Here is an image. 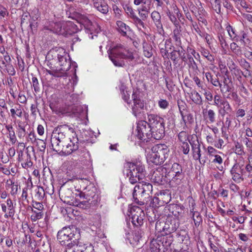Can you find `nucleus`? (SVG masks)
Here are the masks:
<instances>
[{
    "instance_id": "1a4fd4ad",
    "label": "nucleus",
    "mask_w": 252,
    "mask_h": 252,
    "mask_svg": "<svg viewBox=\"0 0 252 252\" xmlns=\"http://www.w3.org/2000/svg\"><path fill=\"white\" fill-rule=\"evenodd\" d=\"M59 64L61 66L60 70L63 71L68 70L70 66V62L68 58L69 55L63 48H59L56 51Z\"/></svg>"
},
{
    "instance_id": "0e129e2a",
    "label": "nucleus",
    "mask_w": 252,
    "mask_h": 252,
    "mask_svg": "<svg viewBox=\"0 0 252 252\" xmlns=\"http://www.w3.org/2000/svg\"><path fill=\"white\" fill-rule=\"evenodd\" d=\"M138 11H139V14L142 20L145 19L148 15V14L147 8L143 7L142 8L139 9Z\"/></svg>"
},
{
    "instance_id": "473e14b6",
    "label": "nucleus",
    "mask_w": 252,
    "mask_h": 252,
    "mask_svg": "<svg viewBox=\"0 0 252 252\" xmlns=\"http://www.w3.org/2000/svg\"><path fill=\"white\" fill-rule=\"evenodd\" d=\"M230 49L232 52L237 57H241L243 54V51L241 48L236 43L232 42L230 45Z\"/></svg>"
},
{
    "instance_id": "4468645a",
    "label": "nucleus",
    "mask_w": 252,
    "mask_h": 252,
    "mask_svg": "<svg viewBox=\"0 0 252 252\" xmlns=\"http://www.w3.org/2000/svg\"><path fill=\"white\" fill-rule=\"evenodd\" d=\"M158 145H156L153 146L151 150L147 154V160L150 168H154L155 166L157 167L158 165Z\"/></svg>"
},
{
    "instance_id": "de8ad7c7",
    "label": "nucleus",
    "mask_w": 252,
    "mask_h": 252,
    "mask_svg": "<svg viewBox=\"0 0 252 252\" xmlns=\"http://www.w3.org/2000/svg\"><path fill=\"white\" fill-rule=\"evenodd\" d=\"M15 213V209L14 205L7 208V213L4 214V217L6 219L13 218Z\"/></svg>"
},
{
    "instance_id": "c85d7f7f",
    "label": "nucleus",
    "mask_w": 252,
    "mask_h": 252,
    "mask_svg": "<svg viewBox=\"0 0 252 252\" xmlns=\"http://www.w3.org/2000/svg\"><path fill=\"white\" fill-rule=\"evenodd\" d=\"M226 30L228 32L229 36L231 39L233 41H238L239 40V36L237 35L236 33V30L230 25L226 27Z\"/></svg>"
},
{
    "instance_id": "f257e3e1",
    "label": "nucleus",
    "mask_w": 252,
    "mask_h": 252,
    "mask_svg": "<svg viewBox=\"0 0 252 252\" xmlns=\"http://www.w3.org/2000/svg\"><path fill=\"white\" fill-rule=\"evenodd\" d=\"M125 166L127 170L126 175L129 177V182L132 184L139 182V184L134 188L133 192L134 202L140 206L143 205L145 203L143 198L144 192L142 191L143 182H140V181L146 176L144 165L140 162L135 163L127 162Z\"/></svg>"
},
{
    "instance_id": "423d86ee",
    "label": "nucleus",
    "mask_w": 252,
    "mask_h": 252,
    "mask_svg": "<svg viewBox=\"0 0 252 252\" xmlns=\"http://www.w3.org/2000/svg\"><path fill=\"white\" fill-rule=\"evenodd\" d=\"M147 123L144 121H141L138 123L137 126V133L136 136L137 138L142 142H148L152 138L156 141L157 132H153L149 131Z\"/></svg>"
},
{
    "instance_id": "e433bc0d",
    "label": "nucleus",
    "mask_w": 252,
    "mask_h": 252,
    "mask_svg": "<svg viewBox=\"0 0 252 252\" xmlns=\"http://www.w3.org/2000/svg\"><path fill=\"white\" fill-rule=\"evenodd\" d=\"M234 143L235 145V153L239 156L244 155L246 153L244 151V148L242 144L238 141H235Z\"/></svg>"
},
{
    "instance_id": "2eb2a0df",
    "label": "nucleus",
    "mask_w": 252,
    "mask_h": 252,
    "mask_svg": "<svg viewBox=\"0 0 252 252\" xmlns=\"http://www.w3.org/2000/svg\"><path fill=\"white\" fill-rule=\"evenodd\" d=\"M78 239L72 245L78 252H94L93 245L89 243H84Z\"/></svg>"
},
{
    "instance_id": "f704fd0d",
    "label": "nucleus",
    "mask_w": 252,
    "mask_h": 252,
    "mask_svg": "<svg viewBox=\"0 0 252 252\" xmlns=\"http://www.w3.org/2000/svg\"><path fill=\"white\" fill-rule=\"evenodd\" d=\"M184 206L177 204H173L170 206V209H172V213L175 216H178L181 214L184 210Z\"/></svg>"
},
{
    "instance_id": "393cba45",
    "label": "nucleus",
    "mask_w": 252,
    "mask_h": 252,
    "mask_svg": "<svg viewBox=\"0 0 252 252\" xmlns=\"http://www.w3.org/2000/svg\"><path fill=\"white\" fill-rule=\"evenodd\" d=\"M76 25L74 24L72 22L67 21L64 22L63 29L64 30V36H67L68 35H71L73 33L76 32Z\"/></svg>"
},
{
    "instance_id": "72a5a7b5",
    "label": "nucleus",
    "mask_w": 252,
    "mask_h": 252,
    "mask_svg": "<svg viewBox=\"0 0 252 252\" xmlns=\"http://www.w3.org/2000/svg\"><path fill=\"white\" fill-rule=\"evenodd\" d=\"M6 130L8 131V137L12 144H15L17 141L15 132L12 126L8 125L5 126Z\"/></svg>"
},
{
    "instance_id": "a878e982",
    "label": "nucleus",
    "mask_w": 252,
    "mask_h": 252,
    "mask_svg": "<svg viewBox=\"0 0 252 252\" xmlns=\"http://www.w3.org/2000/svg\"><path fill=\"white\" fill-rule=\"evenodd\" d=\"M190 98L196 105L202 104V98L199 94L195 90L191 91L189 94Z\"/></svg>"
},
{
    "instance_id": "7ed1b4c3",
    "label": "nucleus",
    "mask_w": 252,
    "mask_h": 252,
    "mask_svg": "<svg viewBox=\"0 0 252 252\" xmlns=\"http://www.w3.org/2000/svg\"><path fill=\"white\" fill-rule=\"evenodd\" d=\"M54 130L59 133L64 134L67 137L71 136L69 137V143L65 145V155H69L79 148V140L73 127L67 125H63L58 126Z\"/></svg>"
},
{
    "instance_id": "a18cd8bd",
    "label": "nucleus",
    "mask_w": 252,
    "mask_h": 252,
    "mask_svg": "<svg viewBox=\"0 0 252 252\" xmlns=\"http://www.w3.org/2000/svg\"><path fill=\"white\" fill-rule=\"evenodd\" d=\"M153 191V186L150 183H143V190L142 191L144 192V195L145 194L150 195Z\"/></svg>"
},
{
    "instance_id": "9b49d317",
    "label": "nucleus",
    "mask_w": 252,
    "mask_h": 252,
    "mask_svg": "<svg viewBox=\"0 0 252 252\" xmlns=\"http://www.w3.org/2000/svg\"><path fill=\"white\" fill-rule=\"evenodd\" d=\"M232 179L236 183H240L244 180V167L239 163H235L230 171Z\"/></svg>"
},
{
    "instance_id": "f03ea898",
    "label": "nucleus",
    "mask_w": 252,
    "mask_h": 252,
    "mask_svg": "<svg viewBox=\"0 0 252 252\" xmlns=\"http://www.w3.org/2000/svg\"><path fill=\"white\" fill-rule=\"evenodd\" d=\"M109 58L116 66L125 65L124 60L135 62H140V56L137 51L125 48L122 45L114 46L108 51Z\"/></svg>"
},
{
    "instance_id": "338daca9",
    "label": "nucleus",
    "mask_w": 252,
    "mask_h": 252,
    "mask_svg": "<svg viewBox=\"0 0 252 252\" xmlns=\"http://www.w3.org/2000/svg\"><path fill=\"white\" fill-rule=\"evenodd\" d=\"M158 105L161 109H165L168 107L169 103L165 99H160L158 100Z\"/></svg>"
},
{
    "instance_id": "4c0bfd02",
    "label": "nucleus",
    "mask_w": 252,
    "mask_h": 252,
    "mask_svg": "<svg viewBox=\"0 0 252 252\" xmlns=\"http://www.w3.org/2000/svg\"><path fill=\"white\" fill-rule=\"evenodd\" d=\"M117 25L118 31L121 32L123 35H126L127 29H129L128 26H127L124 23L121 21L117 22Z\"/></svg>"
},
{
    "instance_id": "4d7b16f0",
    "label": "nucleus",
    "mask_w": 252,
    "mask_h": 252,
    "mask_svg": "<svg viewBox=\"0 0 252 252\" xmlns=\"http://www.w3.org/2000/svg\"><path fill=\"white\" fill-rule=\"evenodd\" d=\"M160 195L162 196V195L164 196V198H162V201L163 202H165V203H167L169 201V190H163L162 191H160Z\"/></svg>"
},
{
    "instance_id": "39448f33",
    "label": "nucleus",
    "mask_w": 252,
    "mask_h": 252,
    "mask_svg": "<svg viewBox=\"0 0 252 252\" xmlns=\"http://www.w3.org/2000/svg\"><path fill=\"white\" fill-rule=\"evenodd\" d=\"M143 94L139 90H134L132 94L133 105L132 107L133 114L137 118H141L144 112Z\"/></svg>"
},
{
    "instance_id": "49530a36",
    "label": "nucleus",
    "mask_w": 252,
    "mask_h": 252,
    "mask_svg": "<svg viewBox=\"0 0 252 252\" xmlns=\"http://www.w3.org/2000/svg\"><path fill=\"white\" fill-rule=\"evenodd\" d=\"M230 93L227 94L226 96V98L228 99H232L235 101L236 102H240V97H239L237 93L235 92L231 91V92H229Z\"/></svg>"
},
{
    "instance_id": "603ef678",
    "label": "nucleus",
    "mask_w": 252,
    "mask_h": 252,
    "mask_svg": "<svg viewBox=\"0 0 252 252\" xmlns=\"http://www.w3.org/2000/svg\"><path fill=\"white\" fill-rule=\"evenodd\" d=\"M239 90L240 92V95L243 97H247L249 94V93L248 90L243 84L239 86Z\"/></svg>"
},
{
    "instance_id": "37998d69",
    "label": "nucleus",
    "mask_w": 252,
    "mask_h": 252,
    "mask_svg": "<svg viewBox=\"0 0 252 252\" xmlns=\"http://www.w3.org/2000/svg\"><path fill=\"white\" fill-rule=\"evenodd\" d=\"M205 113H207L208 118L211 123H214L215 122L216 114L213 110L204 109L203 110V114H205Z\"/></svg>"
},
{
    "instance_id": "0eeeda50",
    "label": "nucleus",
    "mask_w": 252,
    "mask_h": 252,
    "mask_svg": "<svg viewBox=\"0 0 252 252\" xmlns=\"http://www.w3.org/2000/svg\"><path fill=\"white\" fill-rule=\"evenodd\" d=\"M214 105L218 108V113L222 117L226 115H230L233 109L229 102L219 94H216L214 98Z\"/></svg>"
},
{
    "instance_id": "5701e85b",
    "label": "nucleus",
    "mask_w": 252,
    "mask_h": 252,
    "mask_svg": "<svg viewBox=\"0 0 252 252\" xmlns=\"http://www.w3.org/2000/svg\"><path fill=\"white\" fill-rule=\"evenodd\" d=\"M194 206L195 204L192 203L190 212L195 225L198 227L202 223V219L200 213L197 211H194Z\"/></svg>"
},
{
    "instance_id": "052dcab7",
    "label": "nucleus",
    "mask_w": 252,
    "mask_h": 252,
    "mask_svg": "<svg viewBox=\"0 0 252 252\" xmlns=\"http://www.w3.org/2000/svg\"><path fill=\"white\" fill-rule=\"evenodd\" d=\"M188 60L189 66L193 69H197L198 67L196 63L195 62L193 58L191 55L188 56Z\"/></svg>"
},
{
    "instance_id": "cd10ccee",
    "label": "nucleus",
    "mask_w": 252,
    "mask_h": 252,
    "mask_svg": "<svg viewBox=\"0 0 252 252\" xmlns=\"http://www.w3.org/2000/svg\"><path fill=\"white\" fill-rule=\"evenodd\" d=\"M169 172L172 174V176L178 177L181 175L182 173V168L181 165L177 163L172 164Z\"/></svg>"
},
{
    "instance_id": "7c9ffc66",
    "label": "nucleus",
    "mask_w": 252,
    "mask_h": 252,
    "mask_svg": "<svg viewBox=\"0 0 252 252\" xmlns=\"http://www.w3.org/2000/svg\"><path fill=\"white\" fill-rule=\"evenodd\" d=\"M32 80L31 81V84L33 87L34 91L36 93H38L40 91V85L39 84L38 79L34 76L33 74H31Z\"/></svg>"
},
{
    "instance_id": "4be33fe9",
    "label": "nucleus",
    "mask_w": 252,
    "mask_h": 252,
    "mask_svg": "<svg viewBox=\"0 0 252 252\" xmlns=\"http://www.w3.org/2000/svg\"><path fill=\"white\" fill-rule=\"evenodd\" d=\"M63 26L64 22L52 23L48 29L55 33L63 35L65 32Z\"/></svg>"
},
{
    "instance_id": "b1692460",
    "label": "nucleus",
    "mask_w": 252,
    "mask_h": 252,
    "mask_svg": "<svg viewBox=\"0 0 252 252\" xmlns=\"http://www.w3.org/2000/svg\"><path fill=\"white\" fill-rule=\"evenodd\" d=\"M170 169V165L169 163L166 162L164 164H163L161 167H158V172H160V174L161 176V182H162V180L164 181L167 182L166 180L167 178V176H168L169 174H170L169 172Z\"/></svg>"
},
{
    "instance_id": "f3484780",
    "label": "nucleus",
    "mask_w": 252,
    "mask_h": 252,
    "mask_svg": "<svg viewBox=\"0 0 252 252\" xmlns=\"http://www.w3.org/2000/svg\"><path fill=\"white\" fill-rule=\"evenodd\" d=\"M51 143L53 150L56 152H62L64 155L65 146H64V143L60 140L57 139L56 135L51 136Z\"/></svg>"
},
{
    "instance_id": "ea45409f",
    "label": "nucleus",
    "mask_w": 252,
    "mask_h": 252,
    "mask_svg": "<svg viewBox=\"0 0 252 252\" xmlns=\"http://www.w3.org/2000/svg\"><path fill=\"white\" fill-rule=\"evenodd\" d=\"M201 54L210 63H213L214 62L215 59L214 56L210 53L208 50L205 48H201Z\"/></svg>"
},
{
    "instance_id": "f8f14e48",
    "label": "nucleus",
    "mask_w": 252,
    "mask_h": 252,
    "mask_svg": "<svg viewBox=\"0 0 252 252\" xmlns=\"http://www.w3.org/2000/svg\"><path fill=\"white\" fill-rule=\"evenodd\" d=\"M189 143L191 145L193 159L196 160H198L201 164H204L206 161L201 158L200 144L198 140L197 139L191 140L189 141Z\"/></svg>"
},
{
    "instance_id": "412c9836",
    "label": "nucleus",
    "mask_w": 252,
    "mask_h": 252,
    "mask_svg": "<svg viewBox=\"0 0 252 252\" xmlns=\"http://www.w3.org/2000/svg\"><path fill=\"white\" fill-rule=\"evenodd\" d=\"M148 123H147L149 131L153 132H157L158 119L155 114H150L148 115Z\"/></svg>"
},
{
    "instance_id": "3c124183",
    "label": "nucleus",
    "mask_w": 252,
    "mask_h": 252,
    "mask_svg": "<svg viewBox=\"0 0 252 252\" xmlns=\"http://www.w3.org/2000/svg\"><path fill=\"white\" fill-rule=\"evenodd\" d=\"M143 54L144 56L147 58H150L152 55V49L151 48L146 44V45H143Z\"/></svg>"
},
{
    "instance_id": "a211bd4d",
    "label": "nucleus",
    "mask_w": 252,
    "mask_h": 252,
    "mask_svg": "<svg viewBox=\"0 0 252 252\" xmlns=\"http://www.w3.org/2000/svg\"><path fill=\"white\" fill-rule=\"evenodd\" d=\"M95 189H89L84 191L80 192L76 196H79L80 198H84L91 200L94 203L96 204L97 202V195L96 194L94 190Z\"/></svg>"
},
{
    "instance_id": "bb28decb",
    "label": "nucleus",
    "mask_w": 252,
    "mask_h": 252,
    "mask_svg": "<svg viewBox=\"0 0 252 252\" xmlns=\"http://www.w3.org/2000/svg\"><path fill=\"white\" fill-rule=\"evenodd\" d=\"M120 90L122 94V98L125 102L129 103L130 101H130V96L131 92L126 90V87L123 84L121 85Z\"/></svg>"
},
{
    "instance_id": "774afa93",
    "label": "nucleus",
    "mask_w": 252,
    "mask_h": 252,
    "mask_svg": "<svg viewBox=\"0 0 252 252\" xmlns=\"http://www.w3.org/2000/svg\"><path fill=\"white\" fill-rule=\"evenodd\" d=\"M32 207L37 210L38 211H43L44 209L43 205L42 203L37 202V201H32Z\"/></svg>"
},
{
    "instance_id": "aec40b11",
    "label": "nucleus",
    "mask_w": 252,
    "mask_h": 252,
    "mask_svg": "<svg viewBox=\"0 0 252 252\" xmlns=\"http://www.w3.org/2000/svg\"><path fill=\"white\" fill-rule=\"evenodd\" d=\"M169 150L164 144H158V163H163L168 157Z\"/></svg>"
},
{
    "instance_id": "13d9d810",
    "label": "nucleus",
    "mask_w": 252,
    "mask_h": 252,
    "mask_svg": "<svg viewBox=\"0 0 252 252\" xmlns=\"http://www.w3.org/2000/svg\"><path fill=\"white\" fill-rule=\"evenodd\" d=\"M5 69L6 72L10 75L14 76L15 73V70L13 65L11 63H7L5 65Z\"/></svg>"
},
{
    "instance_id": "c756f323",
    "label": "nucleus",
    "mask_w": 252,
    "mask_h": 252,
    "mask_svg": "<svg viewBox=\"0 0 252 252\" xmlns=\"http://www.w3.org/2000/svg\"><path fill=\"white\" fill-rule=\"evenodd\" d=\"M205 77L208 82H210L215 87L220 85V81L217 77H214L213 75L209 72L205 73Z\"/></svg>"
},
{
    "instance_id": "680f3d73",
    "label": "nucleus",
    "mask_w": 252,
    "mask_h": 252,
    "mask_svg": "<svg viewBox=\"0 0 252 252\" xmlns=\"http://www.w3.org/2000/svg\"><path fill=\"white\" fill-rule=\"evenodd\" d=\"M179 140L182 142H186L188 139V134L184 131H181L178 135Z\"/></svg>"
},
{
    "instance_id": "8fccbe9b",
    "label": "nucleus",
    "mask_w": 252,
    "mask_h": 252,
    "mask_svg": "<svg viewBox=\"0 0 252 252\" xmlns=\"http://www.w3.org/2000/svg\"><path fill=\"white\" fill-rule=\"evenodd\" d=\"M150 248L151 252H158L157 238H153L150 242Z\"/></svg>"
},
{
    "instance_id": "09e8293b",
    "label": "nucleus",
    "mask_w": 252,
    "mask_h": 252,
    "mask_svg": "<svg viewBox=\"0 0 252 252\" xmlns=\"http://www.w3.org/2000/svg\"><path fill=\"white\" fill-rule=\"evenodd\" d=\"M200 36L202 38H204L207 42V44L209 47H210L211 45L212 44L214 38L213 36L208 34L207 33L204 32Z\"/></svg>"
},
{
    "instance_id": "c03bdc74",
    "label": "nucleus",
    "mask_w": 252,
    "mask_h": 252,
    "mask_svg": "<svg viewBox=\"0 0 252 252\" xmlns=\"http://www.w3.org/2000/svg\"><path fill=\"white\" fill-rule=\"evenodd\" d=\"M35 196L37 197V199L39 200H42L45 194L43 188L39 186L37 187L35 189Z\"/></svg>"
},
{
    "instance_id": "2f4dec72",
    "label": "nucleus",
    "mask_w": 252,
    "mask_h": 252,
    "mask_svg": "<svg viewBox=\"0 0 252 252\" xmlns=\"http://www.w3.org/2000/svg\"><path fill=\"white\" fill-rule=\"evenodd\" d=\"M73 152H75L74 154H77L79 156L80 158L78 159V160L80 161H82L84 158H87L90 157V154L89 152L85 149L82 150L78 149Z\"/></svg>"
},
{
    "instance_id": "e2e57ef3",
    "label": "nucleus",
    "mask_w": 252,
    "mask_h": 252,
    "mask_svg": "<svg viewBox=\"0 0 252 252\" xmlns=\"http://www.w3.org/2000/svg\"><path fill=\"white\" fill-rule=\"evenodd\" d=\"M219 66L221 72L224 74V76H229L228 69L224 63L222 62H220L219 63Z\"/></svg>"
},
{
    "instance_id": "9d476101",
    "label": "nucleus",
    "mask_w": 252,
    "mask_h": 252,
    "mask_svg": "<svg viewBox=\"0 0 252 252\" xmlns=\"http://www.w3.org/2000/svg\"><path fill=\"white\" fill-rule=\"evenodd\" d=\"M131 222L134 226L138 227L143 223L145 218L144 211L139 207L133 206L130 211Z\"/></svg>"
},
{
    "instance_id": "69168bd1",
    "label": "nucleus",
    "mask_w": 252,
    "mask_h": 252,
    "mask_svg": "<svg viewBox=\"0 0 252 252\" xmlns=\"http://www.w3.org/2000/svg\"><path fill=\"white\" fill-rule=\"evenodd\" d=\"M31 14V16L34 21L37 20L39 18L40 15L39 10L35 7L33 9Z\"/></svg>"
},
{
    "instance_id": "6e6d98bb",
    "label": "nucleus",
    "mask_w": 252,
    "mask_h": 252,
    "mask_svg": "<svg viewBox=\"0 0 252 252\" xmlns=\"http://www.w3.org/2000/svg\"><path fill=\"white\" fill-rule=\"evenodd\" d=\"M243 142L247 147V149L249 152H252V141L248 138H245Z\"/></svg>"
},
{
    "instance_id": "864d4df0",
    "label": "nucleus",
    "mask_w": 252,
    "mask_h": 252,
    "mask_svg": "<svg viewBox=\"0 0 252 252\" xmlns=\"http://www.w3.org/2000/svg\"><path fill=\"white\" fill-rule=\"evenodd\" d=\"M126 12V14L129 16L131 18H133L134 17H135V16H136L132 9V8L128 5H126L124 7Z\"/></svg>"
},
{
    "instance_id": "6ab92c4d",
    "label": "nucleus",
    "mask_w": 252,
    "mask_h": 252,
    "mask_svg": "<svg viewBox=\"0 0 252 252\" xmlns=\"http://www.w3.org/2000/svg\"><path fill=\"white\" fill-rule=\"evenodd\" d=\"M94 7L99 12L106 14L109 11V6L104 0H92Z\"/></svg>"
},
{
    "instance_id": "a19ab883",
    "label": "nucleus",
    "mask_w": 252,
    "mask_h": 252,
    "mask_svg": "<svg viewBox=\"0 0 252 252\" xmlns=\"http://www.w3.org/2000/svg\"><path fill=\"white\" fill-rule=\"evenodd\" d=\"M143 232L141 230H136L133 233V245L136 246L142 238Z\"/></svg>"
},
{
    "instance_id": "bf43d9fd",
    "label": "nucleus",
    "mask_w": 252,
    "mask_h": 252,
    "mask_svg": "<svg viewBox=\"0 0 252 252\" xmlns=\"http://www.w3.org/2000/svg\"><path fill=\"white\" fill-rule=\"evenodd\" d=\"M213 8L218 14L221 12V5L220 0H214Z\"/></svg>"
},
{
    "instance_id": "5fc2aeb1",
    "label": "nucleus",
    "mask_w": 252,
    "mask_h": 252,
    "mask_svg": "<svg viewBox=\"0 0 252 252\" xmlns=\"http://www.w3.org/2000/svg\"><path fill=\"white\" fill-rule=\"evenodd\" d=\"M36 143L39 150L44 153L46 148V144L45 142L43 140L37 139V141Z\"/></svg>"
},
{
    "instance_id": "dca6fc26",
    "label": "nucleus",
    "mask_w": 252,
    "mask_h": 252,
    "mask_svg": "<svg viewBox=\"0 0 252 252\" xmlns=\"http://www.w3.org/2000/svg\"><path fill=\"white\" fill-rule=\"evenodd\" d=\"M72 192L69 189H66L64 193H62V197L64 198V202L70 205L79 207V202L80 200L74 197H71L69 195H71Z\"/></svg>"
},
{
    "instance_id": "58836bf2",
    "label": "nucleus",
    "mask_w": 252,
    "mask_h": 252,
    "mask_svg": "<svg viewBox=\"0 0 252 252\" xmlns=\"http://www.w3.org/2000/svg\"><path fill=\"white\" fill-rule=\"evenodd\" d=\"M43 211H38L32 209V214L31 216V219L33 221H35L41 219L43 217Z\"/></svg>"
},
{
    "instance_id": "6e6552de",
    "label": "nucleus",
    "mask_w": 252,
    "mask_h": 252,
    "mask_svg": "<svg viewBox=\"0 0 252 252\" xmlns=\"http://www.w3.org/2000/svg\"><path fill=\"white\" fill-rule=\"evenodd\" d=\"M157 193L155 194V196L151 200L149 205L147 209V216L149 221L154 222L156 221L155 227L158 225V220L157 218V214L158 213L157 204L158 197L156 196Z\"/></svg>"
},
{
    "instance_id": "79ce46f5",
    "label": "nucleus",
    "mask_w": 252,
    "mask_h": 252,
    "mask_svg": "<svg viewBox=\"0 0 252 252\" xmlns=\"http://www.w3.org/2000/svg\"><path fill=\"white\" fill-rule=\"evenodd\" d=\"M158 123H160L159 127L158 128V133L160 134V135L158 136V138H161L163 137L165 134V127L163 119L161 118H159Z\"/></svg>"
},
{
    "instance_id": "c9c22d12",
    "label": "nucleus",
    "mask_w": 252,
    "mask_h": 252,
    "mask_svg": "<svg viewBox=\"0 0 252 252\" xmlns=\"http://www.w3.org/2000/svg\"><path fill=\"white\" fill-rule=\"evenodd\" d=\"M79 203L80 204L79 207L84 209L89 208L91 207V206L95 204L92 201L84 198H80V202H79Z\"/></svg>"
},
{
    "instance_id": "ddd939ff",
    "label": "nucleus",
    "mask_w": 252,
    "mask_h": 252,
    "mask_svg": "<svg viewBox=\"0 0 252 252\" xmlns=\"http://www.w3.org/2000/svg\"><path fill=\"white\" fill-rule=\"evenodd\" d=\"M220 88V91L222 94H224L228 92H231L233 86L231 77L229 76H223L222 80L220 82L219 86Z\"/></svg>"
},
{
    "instance_id": "20e7f679",
    "label": "nucleus",
    "mask_w": 252,
    "mask_h": 252,
    "mask_svg": "<svg viewBox=\"0 0 252 252\" xmlns=\"http://www.w3.org/2000/svg\"><path fill=\"white\" fill-rule=\"evenodd\" d=\"M79 231L75 227H64L57 234V239L62 245L72 246L78 239H80Z\"/></svg>"
}]
</instances>
